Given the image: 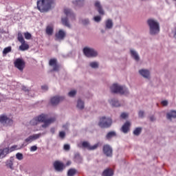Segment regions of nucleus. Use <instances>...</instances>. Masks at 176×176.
Returning <instances> with one entry per match:
<instances>
[{
    "label": "nucleus",
    "mask_w": 176,
    "mask_h": 176,
    "mask_svg": "<svg viewBox=\"0 0 176 176\" xmlns=\"http://www.w3.org/2000/svg\"><path fill=\"white\" fill-rule=\"evenodd\" d=\"M21 45L19 46V50L21 52H25V50H28L30 49V45L25 42H21Z\"/></svg>",
    "instance_id": "bb28decb"
},
{
    "label": "nucleus",
    "mask_w": 176,
    "mask_h": 176,
    "mask_svg": "<svg viewBox=\"0 0 176 176\" xmlns=\"http://www.w3.org/2000/svg\"><path fill=\"white\" fill-rule=\"evenodd\" d=\"M59 137L61 140H64L65 138V131H60L59 132Z\"/></svg>",
    "instance_id": "a18cd8bd"
},
{
    "label": "nucleus",
    "mask_w": 176,
    "mask_h": 176,
    "mask_svg": "<svg viewBox=\"0 0 176 176\" xmlns=\"http://www.w3.org/2000/svg\"><path fill=\"white\" fill-rule=\"evenodd\" d=\"M41 135H42V134H41V133L34 134V135L29 136L28 138H26L25 140V141L28 144H31V142H32V141H35V140H38V138H39Z\"/></svg>",
    "instance_id": "f3484780"
},
{
    "label": "nucleus",
    "mask_w": 176,
    "mask_h": 176,
    "mask_svg": "<svg viewBox=\"0 0 176 176\" xmlns=\"http://www.w3.org/2000/svg\"><path fill=\"white\" fill-rule=\"evenodd\" d=\"M94 21H96V23H100V21H101V16H94Z\"/></svg>",
    "instance_id": "49530a36"
},
{
    "label": "nucleus",
    "mask_w": 176,
    "mask_h": 176,
    "mask_svg": "<svg viewBox=\"0 0 176 176\" xmlns=\"http://www.w3.org/2000/svg\"><path fill=\"white\" fill-rule=\"evenodd\" d=\"M113 137H116V132L115 131H110L106 135L107 140H111Z\"/></svg>",
    "instance_id": "2f4dec72"
},
{
    "label": "nucleus",
    "mask_w": 176,
    "mask_h": 176,
    "mask_svg": "<svg viewBox=\"0 0 176 176\" xmlns=\"http://www.w3.org/2000/svg\"><path fill=\"white\" fill-rule=\"evenodd\" d=\"M142 132V128L141 127H138L136 128L134 131H133V134L134 135H140V134H141V133Z\"/></svg>",
    "instance_id": "f704fd0d"
},
{
    "label": "nucleus",
    "mask_w": 176,
    "mask_h": 176,
    "mask_svg": "<svg viewBox=\"0 0 176 176\" xmlns=\"http://www.w3.org/2000/svg\"><path fill=\"white\" fill-rule=\"evenodd\" d=\"M23 89L25 91H27V89H25V87H23Z\"/></svg>",
    "instance_id": "13d9d810"
},
{
    "label": "nucleus",
    "mask_w": 176,
    "mask_h": 176,
    "mask_svg": "<svg viewBox=\"0 0 176 176\" xmlns=\"http://www.w3.org/2000/svg\"><path fill=\"white\" fill-rule=\"evenodd\" d=\"M81 23L82 24H83V25H87L88 24H89L90 21L89 20V19H84L81 20Z\"/></svg>",
    "instance_id": "a19ab883"
},
{
    "label": "nucleus",
    "mask_w": 176,
    "mask_h": 176,
    "mask_svg": "<svg viewBox=\"0 0 176 176\" xmlns=\"http://www.w3.org/2000/svg\"><path fill=\"white\" fill-rule=\"evenodd\" d=\"M89 65L91 68H98V63L97 62H91Z\"/></svg>",
    "instance_id": "79ce46f5"
},
{
    "label": "nucleus",
    "mask_w": 176,
    "mask_h": 176,
    "mask_svg": "<svg viewBox=\"0 0 176 176\" xmlns=\"http://www.w3.org/2000/svg\"><path fill=\"white\" fill-rule=\"evenodd\" d=\"M130 53H131V57L135 60V61H138L140 60V56L138 55V53H137V52H135L133 50H130Z\"/></svg>",
    "instance_id": "c85d7f7f"
},
{
    "label": "nucleus",
    "mask_w": 176,
    "mask_h": 176,
    "mask_svg": "<svg viewBox=\"0 0 176 176\" xmlns=\"http://www.w3.org/2000/svg\"><path fill=\"white\" fill-rule=\"evenodd\" d=\"M173 1H176V0H173Z\"/></svg>",
    "instance_id": "e2e57ef3"
},
{
    "label": "nucleus",
    "mask_w": 176,
    "mask_h": 176,
    "mask_svg": "<svg viewBox=\"0 0 176 176\" xmlns=\"http://www.w3.org/2000/svg\"><path fill=\"white\" fill-rule=\"evenodd\" d=\"M147 24L149 27L150 35H157L160 32V23H159V21L153 19H148Z\"/></svg>",
    "instance_id": "f257e3e1"
},
{
    "label": "nucleus",
    "mask_w": 176,
    "mask_h": 176,
    "mask_svg": "<svg viewBox=\"0 0 176 176\" xmlns=\"http://www.w3.org/2000/svg\"><path fill=\"white\" fill-rule=\"evenodd\" d=\"M120 118H122V119H126V118H127V113H121Z\"/></svg>",
    "instance_id": "603ef678"
},
{
    "label": "nucleus",
    "mask_w": 176,
    "mask_h": 176,
    "mask_svg": "<svg viewBox=\"0 0 176 176\" xmlns=\"http://www.w3.org/2000/svg\"><path fill=\"white\" fill-rule=\"evenodd\" d=\"M102 176H113V170L112 168H107L105 169L102 173Z\"/></svg>",
    "instance_id": "cd10ccee"
},
{
    "label": "nucleus",
    "mask_w": 176,
    "mask_h": 176,
    "mask_svg": "<svg viewBox=\"0 0 176 176\" xmlns=\"http://www.w3.org/2000/svg\"><path fill=\"white\" fill-rule=\"evenodd\" d=\"M166 118L168 120H171V119H176V111L171 110L170 112L167 113Z\"/></svg>",
    "instance_id": "a878e982"
},
{
    "label": "nucleus",
    "mask_w": 176,
    "mask_h": 176,
    "mask_svg": "<svg viewBox=\"0 0 176 176\" xmlns=\"http://www.w3.org/2000/svg\"><path fill=\"white\" fill-rule=\"evenodd\" d=\"M95 7L96 8L99 14H101L102 16H104V14H105L104 9H102V6H101L100 1L95 2Z\"/></svg>",
    "instance_id": "4be33fe9"
},
{
    "label": "nucleus",
    "mask_w": 176,
    "mask_h": 176,
    "mask_svg": "<svg viewBox=\"0 0 176 176\" xmlns=\"http://www.w3.org/2000/svg\"><path fill=\"white\" fill-rule=\"evenodd\" d=\"M17 40L20 43L25 41V40H24V37L23 36V33H21V32H18Z\"/></svg>",
    "instance_id": "72a5a7b5"
},
{
    "label": "nucleus",
    "mask_w": 176,
    "mask_h": 176,
    "mask_svg": "<svg viewBox=\"0 0 176 176\" xmlns=\"http://www.w3.org/2000/svg\"><path fill=\"white\" fill-rule=\"evenodd\" d=\"M76 174V169L70 168L67 172V176H74Z\"/></svg>",
    "instance_id": "e433bc0d"
},
{
    "label": "nucleus",
    "mask_w": 176,
    "mask_h": 176,
    "mask_svg": "<svg viewBox=\"0 0 176 176\" xmlns=\"http://www.w3.org/2000/svg\"><path fill=\"white\" fill-rule=\"evenodd\" d=\"M144 111H140L138 113L139 118H144Z\"/></svg>",
    "instance_id": "09e8293b"
},
{
    "label": "nucleus",
    "mask_w": 176,
    "mask_h": 176,
    "mask_svg": "<svg viewBox=\"0 0 176 176\" xmlns=\"http://www.w3.org/2000/svg\"><path fill=\"white\" fill-rule=\"evenodd\" d=\"M45 90H47V87H45Z\"/></svg>",
    "instance_id": "bf43d9fd"
},
{
    "label": "nucleus",
    "mask_w": 176,
    "mask_h": 176,
    "mask_svg": "<svg viewBox=\"0 0 176 176\" xmlns=\"http://www.w3.org/2000/svg\"><path fill=\"white\" fill-rule=\"evenodd\" d=\"M77 108H78V109H85V102H83L80 99H78L77 101Z\"/></svg>",
    "instance_id": "7c9ffc66"
},
{
    "label": "nucleus",
    "mask_w": 176,
    "mask_h": 176,
    "mask_svg": "<svg viewBox=\"0 0 176 176\" xmlns=\"http://www.w3.org/2000/svg\"><path fill=\"white\" fill-rule=\"evenodd\" d=\"M14 66L19 69V71H23L25 67V62L21 58H16L14 61Z\"/></svg>",
    "instance_id": "9b49d317"
},
{
    "label": "nucleus",
    "mask_w": 176,
    "mask_h": 176,
    "mask_svg": "<svg viewBox=\"0 0 176 176\" xmlns=\"http://www.w3.org/2000/svg\"><path fill=\"white\" fill-rule=\"evenodd\" d=\"M56 39L58 41H63L65 38V32L63 30H60L58 33L55 34Z\"/></svg>",
    "instance_id": "5701e85b"
},
{
    "label": "nucleus",
    "mask_w": 176,
    "mask_h": 176,
    "mask_svg": "<svg viewBox=\"0 0 176 176\" xmlns=\"http://www.w3.org/2000/svg\"><path fill=\"white\" fill-rule=\"evenodd\" d=\"M0 123L6 124L7 126H12L13 124V120L8 118L6 115L0 116Z\"/></svg>",
    "instance_id": "1a4fd4ad"
},
{
    "label": "nucleus",
    "mask_w": 176,
    "mask_h": 176,
    "mask_svg": "<svg viewBox=\"0 0 176 176\" xmlns=\"http://www.w3.org/2000/svg\"><path fill=\"white\" fill-rule=\"evenodd\" d=\"M42 126H43V127H45V124H43Z\"/></svg>",
    "instance_id": "052dcab7"
},
{
    "label": "nucleus",
    "mask_w": 176,
    "mask_h": 176,
    "mask_svg": "<svg viewBox=\"0 0 176 176\" xmlns=\"http://www.w3.org/2000/svg\"><path fill=\"white\" fill-rule=\"evenodd\" d=\"M10 52H12V47L11 46L7 47L4 48L3 51V54H8V53H10Z\"/></svg>",
    "instance_id": "4c0bfd02"
},
{
    "label": "nucleus",
    "mask_w": 176,
    "mask_h": 176,
    "mask_svg": "<svg viewBox=\"0 0 176 176\" xmlns=\"http://www.w3.org/2000/svg\"><path fill=\"white\" fill-rule=\"evenodd\" d=\"M68 126H69V124L67 123V124H66L65 125H63V129H67V127H68Z\"/></svg>",
    "instance_id": "6e6d98bb"
},
{
    "label": "nucleus",
    "mask_w": 176,
    "mask_h": 176,
    "mask_svg": "<svg viewBox=\"0 0 176 176\" xmlns=\"http://www.w3.org/2000/svg\"><path fill=\"white\" fill-rule=\"evenodd\" d=\"M64 100H65V97L56 96L51 98L50 103L52 105V107H56L58 105V104H60L61 101H64Z\"/></svg>",
    "instance_id": "0eeeda50"
},
{
    "label": "nucleus",
    "mask_w": 176,
    "mask_h": 176,
    "mask_svg": "<svg viewBox=\"0 0 176 176\" xmlns=\"http://www.w3.org/2000/svg\"><path fill=\"white\" fill-rule=\"evenodd\" d=\"M111 90L112 93H114L116 94H124L125 96H127V94H129V89L126 88V87L120 86L118 84H113L111 87Z\"/></svg>",
    "instance_id": "7ed1b4c3"
},
{
    "label": "nucleus",
    "mask_w": 176,
    "mask_h": 176,
    "mask_svg": "<svg viewBox=\"0 0 176 176\" xmlns=\"http://www.w3.org/2000/svg\"><path fill=\"white\" fill-rule=\"evenodd\" d=\"M64 13L66 14V16L61 19L62 24L68 28H71L69 22L68 21V17H70L72 20H75V14L70 9L66 8L64 10Z\"/></svg>",
    "instance_id": "f03ea898"
},
{
    "label": "nucleus",
    "mask_w": 176,
    "mask_h": 176,
    "mask_svg": "<svg viewBox=\"0 0 176 176\" xmlns=\"http://www.w3.org/2000/svg\"><path fill=\"white\" fill-rule=\"evenodd\" d=\"M24 36L25 39L30 40L31 38H32V35H31V33L27 32L24 33Z\"/></svg>",
    "instance_id": "ea45409f"
},
{
    "label": "nucleus",
    "mask_w": 176,
    "mask_h": 176,
    "mask_svg": "<svg viewBox=\"0 0 176 176\" xmlns=\"http://www.w3.org/2000/svg\"><path fill=\"white\" fill-rule=\"evenodd\" d=\"M75 8H82L85 6V0H76L72 1Z\"/></svg>",
    "instance_id": "393cba45"
},
{
    "label": "nucleus",
    "mask_w": 176,
    "mask_h": 176,
    "mask_svg": "<svg viewBox=\"0 0 176 176\" xmlns=\"http://www.w3.org/2000/svg\"><path fill=\"white\" fill-rule=\"evenodd\" d=\"M55 131H56V129H55L54 128H51L50 132H51L52 134H54Z\"/></svg>",
    "instance_id": "5fc2aeb1"
},
{
    "label": "nucleus",
    "mask_w": 176,
    "mask_h": 176,
    "mask_svg": "<svg viewBox=\"0 0 176 176\" xmlns=\"http://www.w3.org/2000/svg\"><path fill=\"white\" fill-rule=\"evenodd\" d=\"M69 164H71V162H68L67 164V166H69Z\"/></svg>",
    "instance_id": "4d7b16f0"
},
{
    "label": "nucleus",
    "mask_w": 176,
    "mask_h": 176,
    "mask_svg": "<svg viewBox=\"0 0 176 176\" xmlns=\"http://www.w3.org/2000/svg\"><path fill=\"white\" fill-rule=\"evenodd\" d=\"M139 74L145 79H151V72L146 69H142L139 70Z\"/></svg>",
    "instance_id": "dca6fc26"
},
{
    "label": "nucleus",
    "mask_w": 176,
    "mask_h": 176,
    "mask_svg": "<svg viewBox=\"0 0 176 176\" xmlns=\"http://www.w3.org/2000/svg\"><path fill=\"white\" fill-rule=\"evenodd\" d=\"M130 126H131V124L130 122L126 121L122 126L121 131L124 133V134H127L130 130Z\"/></svg>",
    "instance_id": "6ab92c4d"
},
{
    "label": "nucleus",
    "mask_w": 176,
    "mask_h": 176,
    "mask_svg": "<svg viewBox=\"0 0 176 176\" xmlns=\"http://www.w3.org/2000/svg\"><path fill=\"white\" fill-rule=\"evenodd\" d=\"M109 104H111L112 107H120V103L116 98H112L111 100H109Z\"/></svg>",
    "instance_id": "c756f323"
},
{
    "label": "nucleus",
    "mask_w": 176,
    "mask_h": 176,
    "mask_svg": "<svg viewBox=\"0 0 176 176\" xmlns=\"http://www.w3.org/2000/svg\"><path fill=\"white\" fill-rule=\"evenodd\" d=\"M43 122H45V114H41L33 118L30 121V124H32L33 126H35V124H38V123H43Z\"/></svg>",
    "instance_id": "f8f14e48"
},
{
    "label": "nucleus",
    "mask_w": 176,
    "mask_h": 176,
    "mask_svg": "<svg viewBox=\"0 0 176 176\" xmlns=\"http://www.w3.org/2000/svg\"><path fill=\"white\" fill-rule=\"evenodd\" d=\"M54 167L56 171H58V173H61L64 170V164H63L62 162H60L59 161H55L54 162Z\"/></svg>",
    "instance_id": "2eb2a0df"
},
{
    "label": "nucleus",
    "mask_w": 176,
    "mask_h": 176,
    "mask_svg": "<svg viewBox=\"0 0 176 176\" xmlns=\"http://www.w3.org/2000/svg\"><path fill=\"white\" fill-rule=\"evenodd\" d=\"M49 64L50 67H53L52 71L55 72H58L60 71V65L57 64V59L52 58L50 60Z\"/></svg>",
    "instance_id": "ddd939ff"
},
{
    "label": "nucleus",
    "mask_w": 176,
    "mask_h": 176,
    "mask_svg": "<svg viewBox=\"0 0 176 176\" xmlns=\"http://www.w3.org/2000/svg\"><path fill=\"white\" fill-rule=\"evenodd\" d=\"M6 166L7 167H8V168H11V170H13V161H12L11 160L7 161Z\"/></svg>",
    "instance_id": "58836bf2"
},
{
    "label": "nucleus",
    "mask_w": 176,
    "mask_h": 176,
    "mask_svg": "<svg viewBox=\"0 0 176 176\" xmlns=\"http://www.w3.org/2000/svg\"><path fill=\"white\" fill-rule=\"evenodd\" d=\"M103 153L107 157H112L113 150L109 144H104L102 148Z\"/></svg>",
    "instance_id": "9d476101"
},
{
    "label": "nucleus",
    "mask_w": 176,
    "mask_h": 176,
    "mask_svg": "<svg viewBox=\"0 0 176 176\" xmlns=\"http://www.w3.org/2000/svg\"><path fill=\"white\" fill-rule=\"evenodd\" d=\"M64 149L65 151H69V149H71V146H69V144H65Z\"/></svg>",
    "instance_id": "8fccbe9b"
},
{
    "label": "nucleus",
    "mask_w": 176,
    "mask_h": 176,
    "mask_svg": "<svg viewBox=\"0 0 176 176\" xmlns=\"http://www.w3.org/2000/svg\"><path fill=\"white\" fill-rule=\"evenodd\" d=\"M150 120L151 122H154V120H156V119L155 118V116H152L150 117Z\"/></svg>",
    "instance_id": "864d4df0"
},
{
    "label": "nucleus",
    "mask_w": 176,
    "mask_h": 176,
    "mask_svg": "<svg viewBox=\"0 0 176 176\" xmlns=\"http://www.w3.org/2000/svg\"><path fill=\"white\" fill-rule=\"evenodd\" d=\"M17 150V145H14L10 148H6L4 149H0V159L1 157H5L6 155H8L9 152H14V151Z\"/></svg>",
    "instance_id": "423d86ee"
},
{
    "label": "nucleus",
    "mask_w": 176,
    "mask_h": 176,
    "mask_svg": "<svg viewBox=\"0 0 176 176\" xmlns=\"http://www.w3.org/2000/svg\"><path fill=\"white\" fill-rule=\"evenodd\" d=\"M54 32V26L53 24H50L47 25L45 28V34L48 36H52Z\"/></svg>",
    "instance_id": "a211bd4d"
},
{
    "label": "nucleus",
    "mask_w": 176,
    "mask_h": 176,
    "mask_svg": "<svg viewBox=\"0 0 176 176\" xmlns=\"http://www.w3.org/2000/svg\"><path fill=\"white\" fill-rule=\"evenodd\" d=\"M0 123L6 124L7 126H12L13 124V120L8 118L6 115L0 116Z\"/></svg>",
    "instance_id": "6e6552de"
},
{
    "label": "nucleus",
    "mask_w": 176,
    "mask_h": 176,
    "mask_svg": "<svg viewBox=\"0 0 176 176\" xmlns=\"http://www.w3.org/2000/svg\"><path fill=\"white\" fill-rule=\"evenodd\" d=\"M98 125L101 129H109V127L112 126V119L105 116L101 117L99 119Z\"/></svg>",
    "instance_id": "20e7f679"
},
{
    "label": "nucleus",
    "mask_w": 176,
    "mask_h": 176,
    "mask_svg": "<svg viewBox=\"0 0 176 176\" xmlns=\"http://www.w3.org/2000/svg\"><path fill=\"white\" fill-rule=\"evenodd\" d=\"M16 157L18 160H23V154L21 153H17L16 154Z\"/></svg>",
    "instance_id": "c03bdc74"
},
{
    "label": "nucleus",
    "mask_w": 176,
    "mask_h": 176,
    "mask_svg": "<svg viewBox=\"0 0 176 176\" xmlns=\"http://www.w3.org/2000/svg\"><path fill=\"white\" fill-rule=\"evenodd\" d=\"M38 150V147L36 146H32L30 147V152H35Z\"/></svg>",
    "instance_id": "de8ad7c7"
},
{
    "label": "nucleus",
    "mask_w": 176,
    "mask_h": 176,
    "mask_svg": "<svg viewBox=\"0 0 176 176\" xmlns=\"http://www.w3.org/2000/svg\"><path fill=\"white\" fill-rule=\"evenodd\" d=\"M69 97H75L76 96V91L72 90L68 93Z\"/></svg>",
    "instance_id": "37998d69"
},
{
    "label": "nucleus",
    "mask_w": 176,
    "mask_h": 176,
    "mask_svg": "<svg viewBox=\"0 0 176 176\" xmlns=\"http://www.w3.org/2000/svg\"><path fill=\"white\" fill-rule=\"evenodd\" d=\"M99 145L100 144L98 143H97V144H94V146H91L90 143H89L88 142H83L82 143V148H87V149H88L89 151H94V150L97 149V148H98Z\"/></svg>",
    "instance_id": "4468645a"
},
{
    "label": "nucleus",
    "mask_w": 176,
    "mask_h": 176,
    "mask_svg": "<svg viewBox=\"0 0 176 176\" xmlns=\"http://www.w3.org/2000/svg\"><path fill=\"white\" fill-rule=\"evenodd\" d=\"M37 9L41 12H45V0H39L37 1Z\"/></svg>",
    "instance_id": "aec40b11"
},
{
    "label": "nucleus",
    "mask_w": 176,
    "mask_h": 176,
    "mask_svg": "<svg viewBox=\"0 0 176 176\" xmlns=\"http://www.w3.org/2000/svg\"><path fill=\"white\" fill-rule=\"evenodd\" d=\"M162 104L164 106V107H167L168 105V102L167 100H163L162 102Z\"/></svg>",
    "instance_id": "3c124183"
},
{
    "label": "nucleus",
    "mask_w": 176,
    "mask_h": 176,
    "mask_svg": "<svg viewBox=\"0 0 176 176\" xmlns=\"http://www.w3.org/2000/svg\"><path fill=\"white\" fill-rule=\"evenodd\" d=\"M56 122V118L52 117L47 118L46 116H45V127H47L49 124H52V123H54Z\"/></svg>",
    "instance_id": "b1692460"
},
{
    "label": "nucleus",
    "mask_w": 176,
    "mask_h": 176,
    "mask_svg": "<svg viewBox=\"0 0 176 176\" xmlns=\"http://www.w3.org/2000/svg\"><path fill=\"white\" fill-rule=\"evenodd\" d=\"M45 12H49L52 9V5L54 3V0H45Z\"/></svg>",
    "instance_id": "412c9836"
},
{
    "label": "nucleus",
    "mask_w": 176,
    "mask_h": 176,
    "mask_svg": "<svg viewBox=\"0 0 176 176\" xmlns=\"http://www.w3.org/2000/svg\"><path fill=\"white\" fill-rule=\"evenodd\" d=\"M82 52L86 57H97L98 52L94 48L85 47L83 48Z\"/></svg>",
    "instance_id": "39448f33"
},
{
    "label": "nucleus",
    "mask_w": 176,
    "mask_h": 176,
    "mask_svg": "<svg viewBox=\"0 0 176 176\" xmlns=\"http://www.w3.org/2000/svg\"><path fill=\"white\" fill-rule=\"evenodd\" d=\"M113 27V22L111 19H108L106 21V28H108V30H111Z\"/></svg>",
    "instance_id": "473e14b6"
},
{
    "label": "nucleus",
    "mask_w": 176,
    "mask_h": 176,
    "mask_svg": "<svg viewBox=\"0 0 176 176\" xmlns=\"http://www.w3.org/2000/svg\"><path fill=\"white\" fill-rule=\"evenodd\" d=\"M42 89H43V86L42 87Z\"/></svg>",
    "instance_id": "680f3d73"
},
{
    "label": "nucleus",
    "mask_w": 176,
    "mask_h": 176,
    "mask_svg": "<svg viewBox=\"0 0 176 176\" xmlns=\"http://www.w3.org/2000/svg\"><path fill=\"white\" fill-rule=\"evenodd\" d=\"M74 160L76 163H82V157L79 154H76L74 156Z\"/></svg>",
    "instance_id": "c9c22d12"
}]
</instances>
